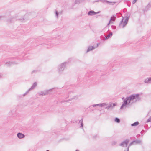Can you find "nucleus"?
<instances>
[{"label": "nucleus", "mask_w": 151, "mask_h": 151, "mask_svg": "<svg viewBox=\"0 0 151 151\" xmlns=\"http://www.w3.org/2000/svg\"><path fill=\"white\" fill-rule=\"evenodd\" d=\"M116 14L119 15V17L122 16V19L119 23V27L120 28H124L128 22L131 15L130 13L129 12H127L125 14V16L124 17H123L122 14L120 13H117Z\"/></svg>", "instance_id": "obj_1"}, {"label": "nucleus", "mask_w": 151, "mask_h": 151, "mask_svg": "<svg viewBox=\"0 0 151 151\" xmlns=\"http://www.w3.org/2000/svg\"><path fill=\"white\" fill-rule=\"evenodd\" d=\"M25 16L26 15H25L22 18H19L18 17L17 14H16L15 15L8 19L7 20V22L8 23H10L14 22L15 21L18 20L19 22H24L27 20V19L25 18Z\"/></svg>", "instance_id": "obj_2"}, {"label": "nucleus", "mask_w": 151, "mask_h": 151, "mask_svg": "<svg viewBox=\"0 0 151 151\" xmlns=\"http://www.w3.org/2000/svg\"><path fill=\"white\" fill-rule=\"evenodd\" d=\"M139 99V95L137 94L132 95L129 97L126 98V100H124V104L121 107L122 108L123 107L126 105L127 103H129L131 101L134 100H137Z\"/></svg>", "instance_id": "obj_3"}, {"label": "nucleus", "mask_w": 151, "mask_h": 151, "mask_svg": "<svg viewBox=\"0 0 151 151\" xmlns=\"http://www.w3.org/2000/svg\"><path fill=\"white\" fill-rule=\"evenodd\" d=\"M100 11H98L97 12H96L93 10H90L88 12V15L89 16H93L99 13Z\"/></svg>", "instance_id": "obj_4"}, {"label": "nucleus", "mask_w": 151, "mask_h": 151, "mask_svg": "<svg viewBox=\"0 0 151 151\" xmlns=\"http://www.w3.org/2000/svg\"><path fill=\"white\" fill-rule=\"evenodd\" d=\"M113 21H111V22H110V20L109 21V22L108 23V24H107V26H106V28L109 27L110 25H111V27L112 28H116V26L112 25V24H113Z\"/></svg>", "instance_id": "obj_5"}, {"label": "nucleus", "mask_w": 151, "mask_h": 151, "mask_svg": "<svg viewBox=\"0 0 151 151\" xmlns=\"http://www.w3.org/2000/svg\"><path fill=\"white\" fill-rule=\"evenodd\" d=\"M150 7H151V3H149L147 5L145 6V8L142 9V10L144 12H147Z\"/></svg>", "instance_id": "obj_6"}, {"label": "nucleus", "mask_w": 151, "mask_h": 151, "mask_svg": "<svg viewBox=\"0 0 151 151\" xmlns=\"http://www.w3.org/2000/svg\"><path fill=\"white\" fill-rule=\"evenodd\" d=\"M17 136L19 138H22L24 137V135L21 133H18L17 134Z\"/></svg>", "instance_id": "obj_7"}, {"label": "nucleus", "mask_w": 151, "mask_h": 151, "mask_svg": "<svg viewBox=\"0 0 151 151\" xmlns=\"http://www.w3.org/2000/svg\"><path fill=\"white\" fill-rule=\"evenodd\" d=\"M116 19V17L115 16L112 15L110 19V22L111 21H115Z\"/></svg>", "instance_id": "obj_8"}, {"label": "nucleus", "mask_w": 151, "mask_h": 151, "mask_svg": "<svg viewBox=\"0 0 151 151\" xmlns=\"http://www.w3.org/2000/svg\"><path fill=\"white\" fill-rule=\"evenodd\" d=\"M84 0H75V4H77L82 3Z\"/></svg>", "instance_id": "obj_9"}, {"label": "nucleus", "mask_w": 151, "mask_h": 151, "mask_svg": "<svg viewBox=\"0 0 151 151\" xmlns=\"http://www.w3.org/2000/svg\"><path fill=\"white\" fill-rule=\"evenodd\" d=\"M129 141L127 140H126L124 141L122 143V144L123 145V146H124V145L126 146L127 144L128 143Z\"/></svg>", "instance_id": "obj_10"}, {"label": "nucleus", "mask_w": 151, "mask_h": 151, "mask_svg": "<svg viewBox=\"0 0 151 151\" xmlns=\"http://www.w3.org/2000/svg\"><path fill=\"white\" fill-rule=\"evenodd\" d=\"M106 3H111V4L112 5H114V4L116 3V2H110V1H106Z\"/></svg>", "instance_id": "obj_11"}, {"label": "nucleus", "mask_w": 151, "mask_h": 151, "mask_svg": "<svg viewBox=\"0 0 151 151\" xmlns=\"http://www.w3.org/2000/svg\"><path fill=\"white\" fill-rule=\"evenodd\" d=\"M139 124V123L138 122H135L134 123L132 124V126H135L138 125Z\"/></svg>", "instance_id": "obj_12"}, {"label": "nucleus", "mask_w": 151, "mask_h": 151, "mask_svg": "<svg viewBox=\"0 0 151 151\" xmlns=\"http://www.w3.org/2000/svg\"><path fill=\"white\" fill-rule=\"evenodd\" d=\"M112 35V33H110L106 37V39H107L109 38L110 37H111Z\"/></svg>", "instance_id": "obj_13"}, {"label": "nucleus", "mask_w": 151, "mask_h": 151, "mask_svg": "<svg viewBox=\"0 0 151 151\" xmlns=\"http://www.w3.org/2000/svg\"><path fill=\"white\" fill-rule=\"evenodd\" d=\"M107 0H98L95 1V2H99V1H102V2H106Z\"/></svg>", "instance_id": "obj_14"}, {"label": "nucleus", "mask_w": 151, "mask_h": 151, "mask_svg": "<svg viewBox=\"0 0 151 151\" xmlns=\"http://www.w3.org/2000/svg\"><path fill=\"white\" fill-rule=\"evenodd\" d=\"M115 122L118 123H119L120 122V120L119 119H118V118H116L115 119Z\"/></svg>", "instance_id": "obj_15"}, {"label": "nucleus", "mask_w": 151, "mask_h": 151, "mask_svg": "<svg viewBox=\"0 0 151 151\" xmlns=\"http://www.w3.org/2000/svg\"><path fill=\"white\" fill-rule=\"evenodd\" d=\"M151 81V78H148L145 80V82L147 83L148 82Z\"/></svg>", "instance_id": "obj_16"}, {"label": "nucleus", "mask_w": 151, "mask_h": 151, "mask_svg": "<svg viewBox=\"0 0 151 151\" xmlns=\"http://www.w3.org/2000/svg\"><path fill=\"white\" fill-rule=\"evenodd\" d=\"M55 13L56 16L57 17H58V14H59L58 12L56 10Z\"/></svg>", "instance_id": "obj_17"}, {"label": "nucleus", "mask_w": 151, "mask_h": 151, "mask_svg": "<svg viewBox=\"0 0 151 151\" xmlns=\"http://www.w3.org/2000/svg\"><path fill=\"white\" fill-rule=\"evenodd\" d=\"M116 105V103L112 104L111 105V107H113L115 106Z\"/></svg>", "instance_id": "obj_18"}, {"label": "nucleus", "mask_w": 151, "mask_h": 151, "mask_svg": "<svg viewBox=\"0 0 151 151\" xmlns=\"http://www.w3.org/2000/svg\"><path fill=\"white\" fill-rule=\"evenodd\" d=\"M98 105H99L100 106H102V104H100L93 105V106L94 107V106H98Z\"/></svg>", "instance_id": "obj_19"}, {"label": "nucleus", "mask_w": 151, "mask_h": 151, "mask_svg": "<svg viewBox=\"0 0 151 151\" xmlns=\"http://www.w3.org/2000/svg\"><path fill=\"white\" fill-rule=\"evenodd\" d=\"M137 0H134L132 1V4H134L136 2Z\"/></svg>", "instance_id": "obj_20"}, {"label": "nucleus", "mask_w": 151, "mask_h": 151, "mask_svg": "<svg viewBox=\"0 0 151 151\" xmlns=\"http://www.w3.org/2000/svg\"><path fill=\"white\" fill-rule=\"evenodd\" d=\"M3 17H2V16H0V19H1V18Z\"/></svg>", "instance_id": "obj_21"}, {"label": "nucleus", "mask_w": 151, "mask_h": 151, "mask_svg": "<svg viewBox=\"0 0 151 151\" xmlns=\"http://www.w3.org/2000/svg\"><path fill=\"white\" fill-rule=\"evenodd\" d=\"M125 1H129V0H124Z\"/></svg>", "instance_id": "obj_22"}, {"label": "nucleus", "mask_w": 151, "mask_h": 151, "mask_svg": "<svg viewBox=\"0 0 151 151\" xmlns=\"http://www.w3.org/2000/svg\"><path fill=\"white\" fill-rule=\"evenodd\" d=\"M76 151H79L78 150H76Z\"/></svg>", "instance_id": "obj_23"}, {"label": "nucleus", "mask_w": 151, "mask_h": 151, "mask_svg": "<svg viewBox=\"0 0 151 151\" xmlns=\"http://www.w3.org/2000/svg\"><path fill=\"white\" fill-rule=\"evenodd\" d=\"M46 151H49L48 150H47Z\"/></svg>", "instance_id": "obj_24"}]
</instances>
